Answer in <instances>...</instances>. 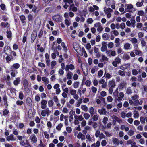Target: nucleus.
<instances>
[{
	"instance_id": "1",
	"label": "nucleus",
	"mask_w": 147,
	"mask_h": 147,
	"mask_svg": "<svg viewBox=\"0 0 147 147\" xmlns=\"http://www.w3.org/2000/svg\"><path fill=\"white\" fill-rule=\"evenodd\" d=\"M52 19L57 22H61L63 20L62 17L59 14L55 15L52 17Z\"/></svg>"
},
{
	"instance_id": "2",
	"label": "nucleus",
	"mask_w": 147,
	"mask_h": 147,
	"mask_svg": "<svg viewBox=\"0 0 147 147\" xmlns=\"http://www.w3.org/2000/svg\"><path fill=\"white\" fill-rule=\"evenodd\" d=\"M121 62V59L118 57H117L112 61V63L114 67H116L117 66V64L120 63Z\"/></svg>"
},
{
	"instance_id": "3",
	"label": "nucleus",
	"mask_w": 147,
	"mask_h": 147,
	"mask_svg": "<svg viewBox=\"0 0 147 147\" xmlns=\"http://www.w3.org/2000/svg\"><path fill=\"white\" fill-rule=\"evenodd\" d=\"M37 36V31L36 30H33L32 32L31 35V42L33 43Z\"/></svg>"
},
{
	"instance_id": "4",
	"label": "nucleus",
	"mask_w": 147,
	"mask_h": 147,
	"mask_svg": "<svg viewBox=\"0 0 147 147\" xmlns=\"http://www.w3.org/2000/svg\"><path fill=\"white\" fill-rule=\"evenodd\" d=\"M64 2L65 3L63 6V8L65 9H67L69 7V5H68L67 3L70 4L72 3L74 1V0H63Z\"/></svg>"
},
{
	"instance_id": "5",
	"label": "nucleus",
	"mask_w": 147,
	"mask_h": 147,
	"mask_svg": "<svg viewBox=\"0 0 147 147\" xmlns=\"http://www.w3.org/2000/svg\"><path fill=\"white\" fill-rule=\"evenodd\" d=\"M30 139L31 140V142L32 143H36L37 141V138L34 134H32L30 137Z\"/></svg>"
},
{
	"instance_id": "6",
	"label": "nucleus",
	"mask_w": 147,
	"mask_h": 147,
	"mask_svg": "<svg viewBox=\"0 0 147 147\" xmlns=\"http://www.w3.org/2000/svg\"><path fill=\"white\" fill-rule=\"evenodd\" d=\"M51 113V111L49 110L48 108H46L45 110H43L41 111V114L43 117L46 116L47 114V115H49Z\"/></svg>"
},
{
	"instance_id": "7",
	"label": "nucleus",
	"mask_w": 147,
	"mask_h": 147,
	"mask_svg": "<svg viewBox=\"0 0 147 147\" xmlns=\"http://www.w3.org/2000/svg\"><path fill=\"white\" fill-rule=\"evenodd\" d=\"M75 69L74 66L72 64L67 65L65 67V70L66 71H69V70L72 71Z\"/></svg>"
},
{
	"instance_id": "8",
	"label": "nucleus",
	"mask_w": 147,
	"mask_h": 147,
	"mask_svg": "<svg viewBox=\"0 0 147 147\" xmlns=\"http://www.w3.org/2000/svg\"><path fill=\"white\" fill-rule=\"evenodd\" d=\"M6 140L8 141H14L16 140V139L15 136L12 134H11L9 136L6 137Z\"/></svg>"
},
{
	"instance_id": "9",
	"label": "nucleus",
	"mask_w": 147,
	"mask_h": 147,
	"mask_svg": "<svg viewBox=\"0 0 147 147\" xmlns=\"http://www.w3.org/2000/svg\"><path fill=\"white\" fill-rule=\"evenodd\" d=\"M7 49V50H9V51L10 52V54L9 55H11L12 53V55L14 56H16V52L14 51H12L10 47L8 46H5L4 48V51H5V49Z\"/></svg>"
},
{
	"instance_id": "10",
	"label": "nucleus",
	"mask_w": 147,
	"mask_h": 147,
	"mask_svg": "<svg viewBox=\"0 0 147 147\" xmlns=\"http://www.w3.org/2000/svg\"><path fill=\"white\" fill-rule=\"evenodd\" d=\"M102 47L100 49L102 52H104L107 50V42L104 41L102 42Z\"/></svg>"
},
{
	"instance_id": "11",
	"label": "nucleus",
	"mask_w": 147,
	"mask_h": 147,
	"mask_svg": "<svg viewBox=\"0 0 147 147\" xmlns=\"http://www.w3.org/2000/svg\"><path fill=\"white\" fill-rule=\"evenodd\" d=\"M112 142L113 144L115 146H118L119 144V139L117 138L113 137L112 139Z\"/></svg>"
},
{
	"instance_id": "12",
	"label": "nucleus",
	"mask_w": 147,
	"mask_h": 147,
	"mask_svg": "<svg viewBox=\"0 0 147 147\" xmlns=\"http://www.w3.org/2000/svg\"><path fill=\"white\" fill-rule=\"evenodd\" d=\"M108 86L109 88H114L115 86V83L113 80L109 81L108 83Z\"/></svg>"
},
{
	"instance_id": "13",
	"label": "nucleus",
	"mask_w": 147,
	"mask_h": 147,
	"mask_svg": "<svg viewBox=\"0 0 147 147\" xmlns=\"http://www.w3.org/2000/svg\"><path fill=\"white\" fill-rule=\"evenodd\" d=\"M130 64L129 63H128L125 65H123L121 66L120 67V69L123 70H124L126 69L129 67L130 66Z\"/></svg>"
},
{
	"instance_id": "14",
	"label": "nucleus",
	"mask_w": 147,
	"mask_h": 147,
	"mask_svg": "<svg viewBox=\"0 0 147 147\" xmlns=\"http://www.w3.org/2000/svg\"><path fill=\"white\" fill-rule=\"evenodd\" d=\"M47 103V102L45 100H43L41 101V108L43 109H46L47 106L46 105Z\"/></svg>"
},
{
	"instance_id": "15",
	"label": "nucleus",
	"mask_w": 147,
	"mask_h": 147,
	"mask_svg": "<svg viewBox=\"0 0 147 147\" xmlns=\"http://www.w3.org/2000/svg\"><path fill=\"white\" fill-rule=\"evenodd\" d=\"M98 112L100 115H105L107 113L106 110L104 108H102L101 109H98Z\"/></svg>"
},
{
	"instance_id": "16",
	"label": "nucleus",
	"mask_w": 147,
	"mask_h": 147,
	"mask_svg": "<svg viewBox=\"0 0 147 147\" xmlns=\"http://www.w3.org/2000/svg\"><path fill=\"white\" fill-rule=\"evenodd\" d=\"M1 26L3 28H8L10 27V25L7 22H3L1 23Z\"/></svg>"
},
{
	"instance_id": "17",
	"label": "nucleus",
	"mask_w": 147,
	"mask_h": 147,
	"mask_svg": "<svg viewBox=\"0 0 147 147\" xmlns=\"http://www.w3.org/2000/svg\"><path fill=\"white\" fill-rule=\"evenodd\" d=\"M77 137L78 139H81L82 140H84L85 139V135L83 134L81 132L78 133Z\"/></svg>"
},
{
	"instance_id": "18",
	"label": "nucleus",
	"mask_w": 147,
	"mask_h": 147,
	"mask_svg": "<svg viewBox=\"0 0 147 147\" xmlns=\"http://www.w3.org/2000/svg\"><path fill=\"white\" fill-rule=\"evenodd\" d=\"M127 144H131V147H136V143L133 141L130 140L127 141Z\"/></svg>"
},
{
	"instance_id": "19",
	"label": "nucleus",
	"mask_w": 147,
	"mask_h": 147,
	"mask_svg": "<svg viewBox=\"0 0 147 147\" xmlns=\"http://www.w3.org/2000/svg\"><path fill=\"white\" fill-rule=\"evenodd\" d=\"M112 118L113 120L116 121L119 123H120L122 121V120L121 119L119 118L115 115H113L112 116Z\"/></svg>"
},
{
	"instance_id": "20",
	"label": "nucleus",
	"mask_w": 147,
	"mask_h": 147,
	"mask_svg": "<svg viewBox=\"0 0 147 147\" xmlns=\"http://www.w3.org/2000/svg\"><path fill=\"white\" fill-rule=\"evenodd\" d=\"M66 75V77L67 79L70 80L72 78L73 74L70 71H68Z\"/></svg>"
},
{
	"instance_id": "21",
	"label": "nucleus",
	"mask_w": 147,
	"mask_h": 147,
	"mask_svg": "<svg viewBox=\"0 0 147 147\" xmlns=\"http://www.w3.org/2000/svg\"><path fill=\"white\" fill-rule=\"evenodd\" d=\"M126 85L127 83L126 82L123 81L120 83L119 86L120 88L122 89L126 86Z\"/></svg>"
},
{
	"instance_id": "22",
	"label": "nucleus",
	"mask_w": 147,
	"mask_h": 147,
	"mask_svg": "<svg viewBox=\"0 0 147 147\" xmlns=\"http://www.w3.org/2000/svg\"><path fill=\"white\" fill-rule=\"evenodd\" d=\"M20 79L19 78H16V79L15 80L13 81L14 84L16 86L18 85V84L20 83Z\"/></svg>"
},
{
	"instance_id": "23",
	"label": "nucleus",
	"mask_w": 147,
	"mask_h": 147,
	"mask_svg": "<svg viewBox=\"0 0 147 147\" xmlns=\"http://www.w3.org/2000/svg\"><path fill=\"white\" fill-rule=\"evenodd\" d=\"M113 11V10L111 8H108L107 9H106L105 8H104V12L105 13H110Z\"/></svg>"
},
{
	"instance_id": "24",
	"label": "nucleus",
	"mask_w": 147,
	"mask_h": 147,
	"mask_svg": "<svg viewBox=\"0 0 147 147\" xmlns=\"http://www.w3.org/2000/svg\"><path fill=\"white\" fill-rule=\"evenodd\" d=\"M20 18L21 21L24 24V25H25V24L26 23V18L24 15H21L20 17Z\"/></svg>"
},
{
	"instance_id": "25",
	"label": "nucleus",
	"mask_w": 147,
	"mask_h": 147,
	"mask_svg": "<svg viewBox=\"0 0 147 147\" xmlns=\"http://www.w3.org/2000/svg\"><path fill=\"white\" fill-rule=\"evenodd\" d=\"M6 33L7 34V37L10 40H11V37L12 36V33L10 30H7L6 32Z\"/></svg>"
},
{
	"instance_id": "26",
	"label": "nucleus",
	"mask_w": 147,
	"mask_h": 147,
	"mask_svg": "<svg viewBox=\"0 0 147 147\" xmlns=\"http://www.w3.org/2000/svg\"><path fill=\"white\" fill-rule=\"evenodd\" d=\"M42 80L44 82L45 84L46 85L49 82L48 79L47 78L45 77H42Z\"/></svg>"
},
{
	"instance_id": "27",
	"label": "nucleus",
	"mask_w": 147,
	"mask_h": 147,
	"mask_svg": "<svg viewBox=\"0 0 147 147\" xmlns=\"http://www.w3.org/2000/svg\"><path fill=\"white\" fill-rule=\"evenodd\" d=\"M22 84L24 87H26L28 86V83L27 80L26 79H24L23 80Z\"/></svg>"
},
{
	"instance_id": "28",
	"label": "nucleus",
	"mask_w": 147,
	"mask_h": 147,
	"mask_svg": "<svg viewBox=\"0 0 147 147\" xmlns=\"http://www.w3.org/2000/svg\"><path fill=\"white\" fill-rule=\"evenodd\" d=\"M61 46H62L63 49L65 52H66L67 51V47L65 45V43L64 42H63L61 43Z\"/></svg>"
},
{
	"instance_id": "29",
	"label": "nucleus",
	"mask_w": 147,
	"mask_h": 147,
	"mask_svg": "<svg viewBox=\"0 0 147 147\" xmlns=\"http://www.w3.org/2000/svg\"><path fill=\"white\" fill-rule=\"evenodd\" d=\"M131 44L129 43H126L124 45V48L126 50H128L130 49Z\"/></svg>"
},
{
	"instance_id": "30",
	"label": "nucleus",
	"mask_w": 147,
	"mask_h": 147,
	"mask_svg": "<svg viewBox=\"0 0 147 147\" xmlns=\"http://www.w3.org/2000/svg\"><path fill=\"white\" fill-rule=\"evenodd\" d=\"M81 109L85 112H87L88 110V108L87 106L85 105H81Z\"/></svg>"
},
{
	"instance_id": "31",
	"label": "nucleus",
	"mask_w": 147,
	"mask_h": 147,
	"mask_svg": "<svg viewBox=\"0 0 147 147\" xmlns=\"http://www.w3.org/2000/svg\"><path fill=\"white\" fill-rule=\"evenodd\" d=\"M94 108L93 107H90L89 109V112L91 116H92L94 114Z\"/></svg>"
},
{
	"instance_id": "32",
	"label": "nucleus",
	"mask_w": 147,
	"mask_h": 147,
	"mask_svg": "<svg viewBox=\"0 0 147 147\" xmlns=\"http://www.w3.org/2000/svg\"><path fill=\"white\" fill-rule=\"evenodd\" d=\"M72 8V11L73 12H76L78 10V8L77 7H75L74 4V3L70 4Z\"/></svg>"
},
{
	"instance_id": "33",
	"label": "nucleus",
	"mask_w": 147,
	"mask_h": 147,
	"mask_svg": "<svg viewBox=\"0 0 147 147\" xmlns=\"http://www.w3.org/2000/svg\"><path fill=\"white\" fill-rule=\"evenodd\" d=\"M113 97L115 98V100H117L118 96V92L117 91H115L113 93Z\"/></svg>"
},
{
	"instance_id": "34",
	"label": "nucleus",
	"mask_w": 147,
	"mask_h": 147,
	"mask_svg": "<svg viewBox=\"0 0 147 147\" xmlns=\"http://www.w3.org/2000/svg\"><path fill=\"white\" fill-rule=\"evenodd\" d=\"M82 99L81 98L79 99L77 102L75 104V106L76 107H79L80 105L82 103Z\"/></svg>"
},
{
	"instance_id": "35",
	"label": "nucleus",
	"mask_w": 147,
	"mask_h": 147,
	"mask_svg": "<svg viewBox=\"0 0 147 147\" xmlns=\"http://www.w3.org/2000/svg\"><path fill=\"white\" fill-rule=\"evenodd\" d=\"M130 40L132 43L134 44H137L138 42L137 40L134 37L131 38Z\"/></svg>"
},
{
	"instance_id": "36",
	"label": "nucleus",
	"mask_w": 147,
	"mask_h": 147,
	"mask_svg": "<svg viewBox=\"0 0 147 147\" xmlns=\"http://www.w3.org/2000/svg\"><path fill=\"white\" fill-rule=\"evenodd\" d=\"M132 92V90L130 88H128L126 90V93L128 95L131 94Z\"/></svg>"
},
{
	"instance_id": "37",
	"label": "nucleus",
	"mask_w": 147,
	"mask_h": 147,
	"mask_svg": "<svg viewBox=\"0 0 147 147\" xmlns=\"http://www.w3.org/2000/svg\"><path fill=\"white\" fill-rule=\"evenodd\" d=\"M134 117L135 118H138L139 117V114L138 112L136 111H134Z\"/></svg>"
},
{
	"instance_id": "38",
	"label": "nucleus",
	"mask_w": 147,
	"mask_h": 147,
	"mask_svg": "<svg viewBox=\"0 0 147 147\" xmlns=\"http://www.w3.org/2000/svg\"><path fill=\"white\" fill-rule=\"evenodd\" d=\"M26 101L28 105L30 106L32 104V100L29 97L27 98L26 100Z\"/></svg>"
},
{
	"instance_id": "39",
	"label": "nucleus",
	"mask_w": 147,
	"mask_h": 147,
	"mask_svg": "<svg viewBox=\"0 0 147 147\" xmlns=\"http://www.w3.org/2000/svg\"><path fill=\"white\" fill-rule=\"evenodd\" d=\"M123 58L125 60H129L130 58L129 55L127 54H124L123 55Z\"/></svg>"
},
{
	"instance_id": "40",
	"label": "nucleus",
	"mask_w": 147,
	"mask_h": 147,
	"mask_svg": "<svg viewBox=\"0 0 147 147\" xmlns=\"http://www.w3.org/2000/svg\"><path fill=\"white\" fill-rule=\"evenodd\" d=\"M20 65L18 63H15L12 66H11V69L13 67L14 68L17 69L18 68L20 67Z\"/></svg>"
},
{
	"instance_id": "41",
	"label": "nucleus",
	"mask_w": 147,
	"mask_h": 147,
	"mask_svg": "<svg viewBox=\"0 0 147 147\" xmlns=\"http://www.w3.org/2000/svg\"><path fill=\"white\" fill-rule=\"evenodd\" d=\"M83 116L85 119L86 120L88 119L90 117V115L89 114L86 113L84 114Z\"/></svg>"
},
{
	"instance_id": "42",
	"label": "nucleus",
	"mask_w": 147,
	"mask_h": 147,
	"mask_svg": "<svg viewBox=\"0 0 147 147\" xmlns=\"http://www.w3.org/2000/svg\"><path fill=\"white\" fill-rule=\"evenodd\" d=\"M118 74L122 77H124L125 75V72L124 71L121 70L118 71Z\"/></svg>"
},
{
	"instance_id": "43",
	"label": "nucleus",
	"mask_w": 147,
	"mask_h": 147,
	"mask_svg": "<svg viewBox=\"0 0 147 147\" xmlns=\"http://www.w3.org/2000/svg\"><path fill=\"white\" fill-rule=\"evenodd\" d=\"M3 100L4 101L5 104H7V105H8L7 103V96L6 94L4 95L3 97Z\"/></svg>"
},
{
	"instance_id": "44",
	"label": "nucleus",
	"mask_w": 147,
	"mask_h": 147,
	"mask_svg": "<svg viewBox=\"0 0 147 147\" xmlns=\"http://www.w3.org/2000/svg\"><path fill=\"white\" fill-rule=\"evenodd\" d=\"M128 134L130 136H131L134 134V132L132 129H130L128 132Z\"/></svg>"
},
{
	"instance_id": "45",
	"label": "nucleus",
	"mask_w": 147,
	"mask_h": 147,
	"mask_svg": "<svg viewBox=\"0 0 147 147\" xmlns=\"http://www.w3.org/2000/svg\"><path fill=\"white\" fill-rule=\"evenodd\" d=\"M140 120L141 123L144 124L145 123V117L142 116L140 118Z\"/></svg>"
},
{
	"instance_id": "46",
	"label": "nucleus",
	"mask_w": 147,
	"mask_h": 147,
	"mask_svg": "<svg viewBox=\"0 0 147 147\" xmlns=\"http://www.w3.org/2000/svg\"><path fill=\"white\" fill-rule=\"evenodd\" d=\"M76 92V91L75 90L71 89L70 90V94L72 95H75Z\"/></svg>"
},
{
	"instance_id": "47",
	"label": "nucleus",
	"mask_w": 147,
	"mask_h": 147,
	"mask_svg": "<svg viewBox=\"0 0 147 147\" xmlns=\"http://www.w3.org/2000/svg\"><path fill=\"white\" fill-rule=\"evenodd\" d=\"M54 104V103L53 101L51 100H49L48 102V105L49 107H52Z\"/></svg>"
},
{
	"instance_id": "48",
	"label": "nucleus",
	"mask_w": 147,
	"mask_h": 147,
	"mask_svg": "<svg viewBox=\"0 0 147 147\" xmlns=\"http://www.w3.org/2000/svg\"><path fill=\"white\" fill-rule=\"evenodd\" d=\"M91 89L92 91L95 94L96 93L97 90V89L96 87L92 86L91 88Z\"/></svg>"
},
{
	"instance_id": "49",
	"label": "nucleus",
	"mask_w": 147,
	"mask_h": 147,
	"mask_svg": "<svg viewBox=\"0 0 147 147\" xmlns=\"http://www.w3.org/2000/svg\"><path fill=\"white\" fill-rule=\"evenodd\" d=\"M52 8L49 7L46 8L45 10V11L47 12H51L52 11Z\"/></svg>"
},
{
	"instance_id": "50",
	"label": "nucleus",
	"mask_w": 147,
	"mask_h": 147,
	"mask_svg": "<svg viewBox=\"0 0 147 147\" xmlns=\"http://www.w3.org/2000/svg\"><path fill=\"white\" fill-rule=\"evenodd\" d=\"M56 65V62L55 61H52L51 64V69H53L54 68V67Z\"/></svg>"
},
{
	"instance_id": "51",
	"label": "nucleus",
	"mask_w": 147,
	"mask_h": 147,
	"mask_svg": "<svg viewBox=\"0 0 147 147\" xmlns=\"http://www.w3.org/2000/svg\"><path fill=\"white\" fill-rule=\"evenodd\" d=\"M142 26L143 24L142 23H138L136 24V28L137 29H140Z\"/></svg>"
},
{
	"instance_id": "52",
	"label": "nucleus",
	"mask_w": 147,
	"mask_h": 147,
	"mask_svg": "<svg viewBox=\"0 0 147 147\" xmlns=\"http://www.w3.org/2000/svg\"><path fill=\"white\" fill-rule=\"evenodd\" d=\"M63 126V124L62 123H60L56 127V129L57 130L60 131Z\"/></svg>"
},
{
	"instance_id": "53",
	"label": "nucleus",
	"mask_w": 147,
	"mask_h": 147,
	"mask_svg": "<svg viewBox=\"0 0 147 147\" xmlns=\"http://www.w3.org/2000/svg\"><path fill=\"white\" fill-rule=\"evenodd\" d=\"M134 51L136 55H139L142 53V52L139 50H135Z\"/></svg>"
},
{
	"instance_id": "54",
	"label": "nucleus",
	"mask_w": 147,
	"mask_h": 147,
	"mask_svg": "<svg viewBox=\"0 0 147 147\" xmlns=\"http://www.w3.org/2000/svg\"><path fill=\"white\" fill-rule=\"evenodd\" d=\"M24 103L22 101L18 100L16 102V104L18 106H21Z\"/></svg>"
},
{
	"instance_id": "55",
	"label": "nucleus",
	"mask_w": 147,
	"mask_h": 147,
	"mask_svg": "<svg viewBox=\"0 0 147 147\" xmlns=\"http://www.w3.org/2000/svg\"><path fill=\"white\" fill-rule=\"evenodd\" d=\"M98 119V115H94L92 117V119L93 121H96Z\"/></svg>"
},
{
	"instance_id": "56",
	"label": "nucleus",
	"mask_w": 147,
	"mask_h": 147,
	"mask_svg": "<svg viewBox=\"0 0 147 147\" xmlns=\"http://www.w3.org/2000/svg\"><path fill=\"white\" fill-rule=\"evenodd\" d=\"M143 4L140 2H138L136 4V5L138 7H140L143 5Z\"/></svg>"
},
{
	"instance_id": "57",
	"label": "nucleus",
	"mask_w": 147,
	"mask_h": 147,
	"mask_svg": "<svg viewBox=\"0 0 147 147\" xmlns=\"http://www.w3.org/2000/svg\"><path fill=\"white\" fill-rule=\"evenodd\" d=\"M107 34V33H104L102 35V38L105 40H107L108 39Z\"/></svg>"
},
{
	"instance_id": "58",
	"label": "nucleus",
	"mask_w": 147,
	"mask_h": 147,
	"mask_svg": "<svg viewBox=\"0 0 147 147\" xmlns=\"http://www.w3.org/2000/svg\"><path fill=\"white\" fill-rule=\"evenodd\" d=\"M79 82H78L76 81L74 82V88H77L79 85Z\"/></svg>"
},
{
	"instance_id": "59",
	"label": "nucleus",
	"mask_w": 147,
	"mask_h": 147,
	"mask_svg": "<svg viewBox=\"0 0 147 147\" xmlns=\"http://www.w3.org/2000/svg\"><path fill=\"white\" fill-rule=\"evenodd\" d=\"M107 46L109 48H111L113 47L114 46V44L112 42H109L107 44Z\"/></svg>"
},
{
	"instance_id": "60",
	"label": "nucleus",
	"mask_w": 147,
	"mask_h": 147,
	"mask_svg": "<svg viewBox=\"0 0 147 147\" xmlns=\"http://www.w3.org/2000/svg\"><path fill=\"white\" fill-rule=\"evenodd\" d=\"M102 59L103 61H107L108 60V58L106 56L103 55H102Z\"/></svg>"
},
{
	"instance_id": "61",
	"label": "nucleus",
	"mask_w": 147,
	"mask_h": 147,
	"mask_svg": "<svg viewBox=\"0 0 147 147\" xmlns=\"http://www.w3.org/2000/svg\"><path fill=\"white\" fill-rule=\"evenodd\" d=\"M19 98L22 100L23 98L24 95L23 93L22 92H20L19 94Z\"/></svg>"
},
{
	"instance_id": "62",
	"label": "nucleus",
	"mask_w": 147,
	"mask_h": 147,
	"mask_svg": "<svg viewBox=\"0 0 147 147\" xmlns=\"http://www.w3.org/2000/svg\"><path fill=\"white\" fill-rule=\"evenodd\" d=\"M138 71L136 69H133L132 70V74L133 75L135 76L138 74Z\"/></svg>"
},
{
	"instance_id": "63",
	"label": "nucleus",
	"mask_w": 147,
	"mask_h": 147,
	"mask_svg": "<svg viewBox=\"0 0 147 147\" xmlns=\"http://www.w3.org/2000/svg\"><path fill=\"white\" fill-rule=\"evenodd\" d=\"M88 11L90 12H94V9L93 7L90 6L88 8Z\"/></svg>"
},
{
	"instance_id": "64",
	"label": "nucleus",
	"mask_w": 147,
	"mask_h": 147,
	"mask_svg": "<svg viewBox=\"0 0 147 147\" xmlns=\"http://www.w3.org/2000/svg\"><path fill=\"white\" fill-rule=\"evenodd\" d=\"M139 96L137 94H135L132 96L131 98L133 100H134L138 98Z\"/></svg>"
}]
</instances>
